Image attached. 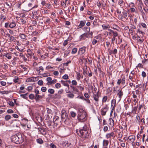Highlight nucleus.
I'll return each instance as SVG.
<instances>
[{
	"label": "nucleus",
	"mask_w": 148,
	"mask_h": 148,
	"mask_svg": "<svg viewBox=\"0 0 148 148\" xmlns=\"http://www.w3.org/2000/svg\"><path fill=\"white\" fill-rule=\"evenodd\" d=\"M11 139L12 142L17 144L21 143L24 140V138L20 133L12 136Z\"/></svg>",
	"instance_id": "obj_1"
},
{
	"label": "nucleus",
	"mask_w": 148,
	"mask_h": 148,
	"mask_svg": "<svg viewBox=\"0 0 148 148\" xmlns=\"http://www.w3.org/2000/svg\"><path fill=\"white\" fill-rule=\"evenodd\" d=\"M82 138H85L88 136V132L86 130V127L84 126L82 128L80 129L77 133Z\"/></svg>",
	"instance_id": "obj_2"
},
{
	"label": "nucleus",
	"mask_w": 148,
	"mask_h": 148,
	"mask_svg": "<svg viewBox=\"0 0 148 148\" xmlns=\"http://www.w3.org/2000/svg\"><path fill=\"white\" fill-rule=\"evenodd\" d=\"M86 113L83 110L79 109L78 110L77 117L78 120L83 122L86 120Z\"/></svg>",
	"instance_id": "obj_3"
},
{
	"label": "nucleus",
	"mask_w": 148,
	"mask_h": 148,
	"mask_svg": "<svg viewBox=\"0 0 148 148\" xmlns=\"http://www.w3.org/2000/svg\"><path fill=\"white\" fill-rule=\"evenodd\" d=\"M61 118L62 121L64 123L68 124L69 121V119L68 117V115L64 110H62Z\"/></svg>",
	"instance_id": "obj_4"
},
{
	"label": "nucleus",
	"mask_w": 148,
	"mask_h": 148,
	"mask_svg": "<svg viewBox=\"0 0 148 148\" xmlns=\"http://www.w3.org/2000/svg\"><path fill=\"white\" fill-rule=\"evenodd\" d=\"M99 92V90L96 93L94 94L93 96L94 99L96 102V105H98V102L99 101V96L98 95Z\"/></svg>",
	"instance_id": "obj_5"
},
{
	"label": "nucleus",
	"mask_w": 148,
	"mask_h": 148,
	"mask_svg": "<svg viewBox=\"0 0 148 148\" xmlns=\"http://www.w3.org/2000/svg\"><path fill=\"white\" fill-rule=\"evenodd\" d=\"M62 145L63 147L66 148L69 147L71 148L72 147V145L71 143H69L67 141H63L62 142Z\"/></svg>",
	"instance_id": "obj_6"
},
{
	"label": "nucleus",
	"mask_w": 148,
	"mask_h": 148,
	"mask_svg": "<svg viewBox=\"0 0 148 148\" xmlns=\"http://www.w3.org/2000/svg\"><path fill=\"white\" fill-rule=\"evenodd\" d=\"M109 34L110 36H113L114 37H116L118 36L117 33L111 29H108Z\"/></svg>",
	"instance_id": "obj_7"
},
{
	"label": "nucleus",
	"mask_w": 148,
	"mask_h": 148,
	"mask_svg": "<svg viewBox=\"0 0 148 148\" xmlns=\"http://www.w3.org/2000/svg\"><path fill=\"white\" fill-rule=\"evenodd\" d=\"M27 52V55L28 58H31L32 57H34V53L30 49H28Z\"/></svg>",
	"instance_id": "obj_8"
},
{
	"label": "nucleus",
	"mask_w": 148,
	"mask_h": 148,
	"mask_svg": "<svg viewBox=\"0 0 148 148\" xmlns=\"http://www.w3.org/2000/svg\"><path fill=\"white\" fill-rule=\"evenodd\" d=\"M86 47H83L80 48L79 50L78 53L79 54H82L84 53L86 51Z\"/></svg>",
	"instance_id": "obj_9"
},
{
	"label": "nucleus",
	"mask_w": 148,
	"mask_h": 148,
	"mask_svg": "<svg viewBox=\"0 0 148 148\" xmlns=\"http://www.w3.org/2000/svg\"><path fill=\"white\" fill-rule=\"evenodd\" d=\"M123 95V92L122 91V89L118 90V92L117 94V96H118V97L119 98V100H120L121 98Z\"/></svg>",
	"instance_id": "obj_10"
},
{
	"label": "nucleus",
	"mask_w": 148,
	"mask_h": 148,
	"mask_svg": "<svg viewBox=\"0 0 148 148\" xmlns=\"http://www.w3.org/2000/svg\"><path fill=\"white\" fill-rule=\"evenodd\" d=\"M108 144L109 141L108 140H103V148H108Z\"/></svg>",
	"instance_id": "obj_11"
},
{
	"label": "nucleus",
	"mask_w": 148,
	"mask_h": 148,
	"mask_svg": "<svg viewBox=\"0 0 148 148\" xmlns=\"http://www.w3.org/2000/svg\"><path fill=\"white\" fill-rule=\"evenodd\" d=\"M106 137L107 139L111 138V137L114 138L115 137L114 133L113 132H111L110 133H108L106 134Z\"/></svg>",
	"instance_id": "obj_12"
},
{
	"label": "nucleus",
	"mask_w": 148,
	"mask_h": 148,
	"mask_svg": "<svg viewBox=\"0 0 148 148\" xmlns=\"http://www.w3.org/2000/svg\"><path fill=\"white\" fill-rule=\"evenodd\" d=\"M76 79L78 81H79L81 78H83V76L82 74L79 72H76Z\"/></svg>",
	"instance_id": "obj_13"
},
{
	"label": "nucleus",
	"mask_w": 148,
	"mask_h": 148,
	"mask_svg": "<svg viewBox=\"0 0 148 148\" xmlns=\"http://www.w3.org/2000/svg\"><path fill=\"white\" fill-rule=\"evenodd\" d=\"M108 110V108L107 106L103 108L101 110V114L102 115H105L106 114V112Z\"/></svg>",
	"instance_id": "obj_14"
},
{
	"label": "nucleus",
	"mask_w": 148,
	"mask_h": 148,
	"mask_svg": "<svg viewBox=\"0 0 148 148\" xmlns=\"http://www.w3.org/2000/svg\"><path fill=\"white\" fill-rule=\"evenodd\" d=\"M116 101L115 99H113L111 102V106L112 107V110H114L116 106Z\"/></svg>",
	"instance_id": "obj_15"
},
{
	"label": "nucleus",
	"mask_w": 148,
	"mask_h": 148,
	"mask_svg": "<svg viewBox=\"0 0 148 148\" xmlns=\"http://www.w3.org/2000/svg\"><path fill=\"white\" fill-rule=\"evenodd\" d=\"M66 92L69 93L67 95V96L68 98L71 99H73L74 98V95L73 93H71L69 91H68V92L66 91Z\"/></svg>",
	"instance_id": "obj_16"
},
{
	"label": "nucleus",
	"mask_w": 148,
	"mask_h": 148,
	"mask_svg": "<svg viewBox=\"0 0 148 148\" xmlns=\"http://www.w3.org/2000/svg\"><path fill=\"white\" fill-rule=\"evenodd\" d=\"M87 33H84L81 35L80 37V40H85L86 37H87Z\"/></svg>",
	"instance_id": "obj_17"
},
{
	"label": "nucleus",
	"mask_w": 148,
	"mask_h": 148,
	"mask_svg": "<svg viewBox=\"0 0 148 148\" xmlns=\"http://www.w3.org/2000/svg\"><path fill=\"white\" fill-rule=\"evenodd\" d=\"M127 139H128L130 142H134L135 139V137L132 135L130 136L128 138H126Z\"/></svg>",
	"instance_id": "obj_18"
},
{
	"label": "nucleus",
	"mask_w": 148,
	"mask_h": 148,
	"mask_svg": "<svg viewBox=\"0 0 148 148\" xmlns=\"http://www.w3.org/2000/svg\"><path fill=\"white\" fill-rule=\"evenodd\" d=\"M86 24V21H80L79 25L78 26V28H80L84 26Z\"/></svg>",
	"instance_id": "obj_19"
},
{
	"label": "nucleus",
	"mask_w": 148,
	"mask_h": 148,
	"mask_svg": "<svg viewBox=\"0 0 148 148\" xmlns=\"http://www.w3.org/2000/svg\"><path fill=\"white\" fill-rule=\"evenodd\" d=\"M38 130L41 134L43 135L45 134L46 133V130L42 127L38 128Z\"/></svg>",
	"instance_id": "obj_20"
},
{
	"label": "nucleus",
	"mask_w": 148,
	"mask_h": 148,
	"mask_svg": "<svg viewBox=\"0 0 148 148\" xmlns=\"http://www.w3.org/2000/svg\"><path fill=\"white\" fill-rule=\"evenodd\" d=\"M70 87L72 89L73 91L75 92V93L79 92V90L76 86H70Z\"/></svg>",
	"instance_id": "obj_21"
},
{
	"label": "nucleus",
	"mask_w": 148,
	"mask_h": 148,
	"mask_svg": "<svg viewBox=\"0 0 148 148\" xmlns=\"http://www.w3.org/2000/svg\"><path fill=\"white\" fill-rule=\"evenodd\" d=\"M60 82L64 86L67 87L68 88H69V84L67 83L66 81L62 80L60 81Z\"/></svg>",
	"instance_id": "obj_22"
},
{
	"label": "nucleus",
	"mask_w": 148,
	"mask_h": 148,
	"mask_svg": "<svg viewBox=\"0 0 148 148\" xmlns=\"http://www.w3.org/2000/svg\"><path fill=\"white\" fill-rule=\"evenodd\" d=\"M19 35L20 38L22 39H25L27 37V36L23 33H20Z\"/></svg>",
	"instance_id": "obj_23"
},
{
	"label": "nucleus",
	"mask_w": 148,
	"mask_h": 148,
	"mask_svg": "<svg viewBox=\"0 0 148 148\" xmlns=\"http://www.w3.org/2000/svg\"><path fill=\"white\" fill-rule=\"evenodd\" d=\"M102 27L103 29L104 30L108 29H109L110 28V26L108 25H102Z\"/></svg>",
	"instance_id": "obj_24"
},
{
	"label": "nucleus",
	"mask_w": 148,
	"mask_h": 148,
	"mask_svg": "<svg viewBox=\"0 0 148 148\" xmlns=\"http://www.w3.org/2000/svg\"><path fill=\"white\" fill-rule=\"evenodd\" d=\"M47 81L48 82L47 84L48 85H50L51 81H52V78L51 77H48L46 79Z\"/></svg>",
	"instance_id": "obj_25"
},
{
	"label": "nucleus",
	"mask_w": 148,
	"mask_h": 148,
	"mask_svg": "<svg viewBox=\"0 0 148 148\" xmlns=\"http://www.w3.org/2000/svg\"><path fill=\"white\" fill-rule=\"evenodd\" d=\"M9 25V27L11 28H12L16 26V24L14 22H12L10 23Z\"/></svg>",
	"instance_id": "obj_26"
},
{
	"label": "nucleus",
	"mask_w": 148,
	"mask_h": 148,
	"mask_svg": "<svg viewBox=\"0 0 148 148\" xmlns=\"http://www.w3.org/2000/svg\"><path fill=\"white\" fill-rule=\"evenodd\" d=\"M19 56L21 57L24 61H27V59L23 55V54L22 53H20Z\"/></svg>",
	"instance_id": "obj_27"
},
{
	"label": "nucleus",
	"mask_w": 148,
	"mask_h": 148,
	"mask_svg": "<svg viewBox=\"0 0 148 148\" xmlns=\"http://www.w3.org/2000/svg\"><path fill=\"white\" fill-rule=\"evenodd\" d=\"M122 14L124 18H125L127 20L128 19L127 13L126 11H125L122 12Z\"/></svg>",
	"instance_id": "obj_28"
},
{
	"label": "nucleus",
	"mask_w": 148,
	"mask_h": 148,
	"mask_svg": "<svg viewBox=\"0 0 148 148\" xmlns=\"http://www.w3.org/2000/svg\"><path fill=\"white\" fill-rule=\"evenodd\" d=\"M42 96L39 95H35V99L36 101L40 99H42Z\"/></svg>",
	"instance_id": "obj_29"
},
{
	"label": "nucleus",
	"mask_w": 148,
	"mask_h": 148,
	"mask_svg": "<svg viewBox=\"0 0 148 148\" xmlns=\"http://www.w3.org/2000/svg\"><path fill=\"white\" fill-rule=\"evenodd\" d=\"M10 92V90H5L0 91V93L3 94L7 95Z\"/></svg>",
	"instance_id": "obj_30"
},
{
	"label": "nucleus",
	"mask_w": 148,
	"mask_h": 148,
	"mask_svg": "<svg viewBox=\"0 0 148 148\" xmlns=\"http://www.w3.org/2000/svg\"><path fill=\"white\" fill-rule=\"evenodd\" d=\"M137 107H136L133 108L131 112V113L133 114H135L136 113V112L137 110Z\"/></svg>",
	"instance_id": "obj_31"
},
{
	"label": "nucleus",
	"mask_w": 148,
	"mask_h": 148,
	"mask_svg": "<svg viewBox=\"0 0 148 148\" xmlns=\"http://www.w3.org/2000/svg\"><path fill=\"white\" fill-rule=\"evenodd\" d=\"M3 56H5L8 59H10L12 58L11 56L8 53H6L5 55H3Z\"/></svg>",
	"instance_id": "obj_32"
},
{
	"label": "nucleus",
	"mask_w": 148,
	"mask_h": 148,
	"mask_svg": "<svg viewBox=\"0 0 148 148\" xmlns=\"http://www.w3.org/2000/svg\"><path fill=\"white\" fill-rule=\"evenodd\" d=\"M61 97V95L58 93L55 94L54 95V98L55 99H60Z\"/></svg>",
	"instance_id": "obj_33"
},
{
	"label": "nucleus",
	"mask_w": 148,
	"mask_h": 148,
	"mask_svg": "<svg viewBox=\"0 0 148 148\" xmlns=\"http://www.w3.org/2000/svg\"><path fill=\"white\" fill-rule=\"evenodd\" d=\"M110 121V125L111 126H113L114 125V121L111 118H110L109 119Z\"/></svg>",
	"instance_id": "obj_34"
},
{
	"label": "nucleus",
	"mask_w": 148,
	"mask_h": 148,
	"mask_svg": "<svg viewBox=\"0 0 148 148\" xmlns=\"http://www.w3.org/2000/svg\"><path fill=\"white\" fill-rule=\"evenodd\" d=\"M36 141L38 143L40 144H42L43 143V140L40 138L36 140Z\"/></svg>",
	"instance_id": "obj_35"
},
{
	"label": "nucleus",
	"mask_w": 148,
	"mask_h": 148,
	"mask_svg": "<svg viewBox=\"0 0 148 148\" xmlns=\"http://www.w3.org/2000/svg\"><path fill=\"white\" fill-rule=\"evenodd\" d=\"M121 84L122 85H124L125 83V77L124 76L123 77L122 79H121Z\"/></svg>",
	"instance_id": "obj_36"
},
{
	"label": "nucleus",
	"mask_w": 148,
	"mask_h": 148,
	"mask_svg": "<svg viewBox=\"0 0 148 148\" xmlns=\"http://www.w3.org/2000/svg\"><path fill=\"white\" fill-rule=\"evenodd\" d=\"M70 114L71 116L73 117H75L76 115V113L73 111H71Z\"/></svg>",
	"instance_id": "obj_37"
},
{
	"label": "nucleus",
	"mask_w": 148,
	"mask_h": 148,
	"mask_svg": "<svg viewBox=\"0 0 148 148\" xmlns=\"http://www.w3.org/2000/svg\"><path fill=\"white\" fill-rule=\"evenodd\" d=\"M27 94L28 93H27L24 94H21L20 95V96L21 97H22L23 98L27 99L28 98V97L27 96Z\"/></svg>",
	"instance_id": "obj_38"
},
{
	"label": "nucleus",
	"mask_w": 148,
	"mask_h": 148,
	"mask_svg": "<svg viewBox=\"0 0 148 148\" xmlns=\"http://www.w3.org/2000/svg\"><path fill=\"white\" fill-rule=\"evenodd\" d=\"M32 79V77L28 78L26 80V82H33V81L34 80L33 79Z\"/></svg>",
	"instance_id": "obj_39"
},
{
	"label": "nucleus",
	"mask_w": 148,
	"mask_h": 148,
	"mask_svg": "<svg viewBox=\"0 0 148 148\" xmlns=\"http://www.w3.org/2000/svg\"><path fill=\"white\" fill-rule=\"evenodd\" d=\"M112 28L118 31L119 29V27L116 25H113L112 26Z\"/></svg>",
	"instance_id": "obj_40"
},
{
	"label": "nucleus",
	"mask_w": 148,
	"mask_h": 148,
	"mask_svg": "<svg viewBox=\"0 0 148 148\" xmlns=\"http://www.w3.org/2000/svg\"><path fill=\"white\" fill-rule=\"evenodd\" d=\"M48 92L51 94H53L54 93V90L52 89L49 88L48 90Z\"/></svg>",
	"instance_id": "obj_41"
},
{
	"label": "nucleus",
	"mask_w": 148,
	"mask_h": 148,
	"mask_svg": "<svg viewBox=\"0 0 148 148\" xmlns=\"http://www.w3.org/2000/svg\"><path fill=\"white\" fill-rule=\"evenodd\" d=\"M77 48H75L73 49L71 53L72 54H74L76 53L77 51Z\"/></svg>",
	"instance_id": "obj_42"
},
{
	"label": "nucleus",
	"mask_w": 148,
	"mask_h": 148,
	"mask_svg": "<svg viewBox=\"0 0 148 148\" xmlns=\"http://www.w3.org/2000/svg\"><path fill=\"white\" fill-rule=\"evenodd\" d=\"M59 120H60L59 117L58 116H55L53 118V121L57 123L56 121H59Z\"/></svg>",
	"instance_id": "obj_43"
},
{
	"label": "nucleus",
	"mask_w": 148,
	"mask_h": 148,
	"mask_svg": "<svg viewBox=\"0 0 148 148\" xmlns=\"http://www.w3.org/2000/svg\"><path fill=\"white\" fill-rule=\"evenodd\" d=\"M107 99H108L107 97L106 96H104L103 97V99H102V102L103 103L106 102V101Z\"/></svg>",
	"instance_id": "obj_44"
},
{
	"label": "nucleus",
	"mask_w": 148,
	"mask_h": 148,
	"mask_svg": "<svg viewBox=\"0 0 148 148\" xmlns=\"http://www.w3.org/2000/svg\"><path fill=\"white\" fill-rule=\"evenodd\" d=\"M20 66L23 69L24 71H27V69L26 68L24 65H21Z\"/></svg>",
	"instance_id": "obj_45"
},
{
	"label": "nucleus",
	"mask_w": 148,
	"mask_h": 148,
	"mask_svg": "<svg viewBox=\"0 0 148 148\" xmlns=\"http://www.w3.org/2000/svg\"><path fill=\"white\" fill-rule=\"evenodd\" d=\"M11 117L10 115H7L5 116V119L6 121H8L11 119Z\"/></svg>",
	"instance_id": "obj_46"
},
{
	"label": "nucleus",
	"mask_w": 148,
	"mask_h": 148,
	"mask_svg": "<svg viewBox=\"0 0 148 148\" xmlns=\"http://www.w3.org/2000/svg\"><path fill=\"white\" fill-rule=\"evenodd\" d=\"M19 79L18 77H15L13 79V81L15 83H17L18 82Z\"/></svg>",
	"instance_id": "obj_47"
},
{
	"label": "nucleus",
	"mask_w": 148,
	"mask_h": 148,
	"mask_svg": "<svg viewBox=\"0 0 148 148\" xmlns=\"http://www.w3.org/2000/svg\"><path fill=\"white\" fill-rule=\"evenodd\" d=\"M43 82L42 80H40L38 82V84L40 86H42L43 84Z\"/></svg>",
	"instance_id": "obj_48"
},
{
	"label": "nucleus",
	"mask_w": 148,
	"mask_h": 148,
	"mask_svg": "<svg viewBox=\"0 0 148 148\" xmlns=\"http://www.w3.org/2000/svg\"><path fill=\"white\" fill-rule=\"evenodd\" d=\"M72 84L73 85H76L77 83V81L75 80H73L71 82Z\"/></svg>",
	"instance_id": "obj_49"
},
{
	"label": "nucleus",
	"mask_w": 148,
	"mask_h": 148,
	"mask_svg": "<svg viewBox=\"0 0 148 148\" xmlns=\"http://www.w3.org/2000/svg\"><path fill=\"white\" fill-rule=\"evenodd\" d=\"M29 98L32 100L34 99V95L33 94H30L29 96Z\"/></svg>",
	"instance_id": "obj_50"
},
{
	"label": "nucleus",
	"mask_w": 148,
	"mask_h": 148,
	"mask_svg": "<svg viewBox=\"0 0 148 148\" xmlns=\"http://www.w3.org/2000/svg\"><path fill=\"white\" fill-rule=\"evenodd\" d=\"M77 88H79V89L81 90V91H83L84 89V86H82L81 85H79V86H77Z\"/></svg>",
	"instance_id": "obj_51"
},
{
	"label": "nucleus",
	"mask_w": 148,
	"mask_h": 148,
	"mask_svg": "<svg viewBox=\"0 0 148 148\" xmlns=\"http://www.w3.org/2000/svg\"><path fill=\"white\" fill-rule=\"evenodd\" d=\"M55 87L57 89L61 87V85L59 83H57L55 84Z\"/></svg>",
	"instance_id": "obj_52"
},
{
	"label": "nucleus",
	"mask_w": 148,
	"mask_h": 148,
	"mask_svg": "<svg viewBox=\"0 0 148 148\" xmlns=\"http://www.w3.org/2000/svg\"><path fill=\"white\" fill-rule=\"evenodd\" d=\"M9 105L12 106H14V104L13 102L12 101H9L8 102Z\"/></svg>",
	"instance_id": "obj_53"
},
{
	"label": "nucleus",
	"mask_w": 148,
	"mask_h": 148,
	"mask_svg": "<svg viewBox=\"0 0 148 148\" xmlns=\"http://www.w3.org/2000/svg\"><path fill=\"white\" fill-rule=\"evenodd\" d=\"M42 75L43 77H46L49 75V74L48 73H45L42 74Z\"/></svg>",
	"instance_id": "obj_54"
},
{
	"label": "nucleus",
	"mask_w": 148,
	"mask_h": 148,
	"mask_svg": "<svg viewBox=\"0 0 148 148\" xmlns=\"http://www.w3.org/2000/svg\"><path fill=\"white\" fill-rule=\"evenodd\" d=\"M57 80L56 79H54L51 81L50 85H51L53 84H54L57 82Z\"/></svg>",
	"instance_id": "obj_55"
},
{
	"label": "nucleus",
	"mask_w": 148,
	"mask_h": 148,
	"mask_svg": "<svg viewBox=\"0 0 148 148\" xmlns=\"http://www.w3.org/2000/svg\"><path fill=\"white\" fill-rule=\"evenodd\" d=\"M62 78L63 79H67L68 78V76L67 75L65 74L64 76H62Z\"/></svg>",
	"instance_id": "obj_56"
},
{
	"label": "nucleus",
	"mask_w": 148,
	"mask_h": 148,
	"mask_svg": "<svg viewBox=\"0 0 148 148\" xmlns=\"http://www.w3.org/2000/svg\"><path fill=\"white\" fill-rule=\"evenodd\" d=\"M64 92V90L62 89H60L59 90L58 92V93L59 94V95H60L63 93Z\"/></svg>",
	"instance_id": "obj_57"
},
{
	"label": "nucleus",
	"mask_w": 148,
	"mask_h": 148,
	"mask_svg": "<svg viewBox=\"0 0 148 148\" xmlns=\"http://www.w3.org/2000/svg\"><path fill=\"white\" fill-rule=\"evenodd\" d=\"M41 90L43 92H45L47 90V88L45 87H42L41 88Z\"/></svg>",
	"instance_id": "obj_58"
},
{
	"label": "nucleus",
	"mask_w": 148,
	"mask_h": 148,
	"mask_svg": "<svg viewBox=\"0 0 148 148\" xmlns=\"http://www.w3.org/2000/svg\"><path fill=\"white\" fill-rule=\"evenodd\" d=\"M0 84L2 86H5L6 84L5 82L3 81H1L0 82Z\"/></svg>",
	"instance_id": "obj_59"
},
{
	"label": "nucleus",
	"mask_w": 148,
	"mask_h": 148,
	"mask_svg": "<svg viewBox=\"0 0 148 148\" xmlns=\"http://www.w3.org/2000/svg\"><path fill=\"white\" fill-rule=\"evenodd\" d=\"M84 96L87 99H88L90 97V96L88 93H85L84 94Z\"/></svg>",
	"instance_id": "obj_60"
},
{
	"label": "nucleus",
	"mask_w": 148,
	"mask_h": 148,
	"mask_svg": "<svg viewBox=\"0 0 148 148\" xmlns=\"http://www.w3.org/2000/svg\"><path fill=\"white\" fill-rule=\"evenodd\" d=\"M50 146L51 148H56V146L52 143H51Z\"/></svg>",
	"instance_id": "obj_61"
},
{
	"label": "nucleus",
	"mask_w": 148,
	"mask_h": 148,
	"mask_svg": "<svg viewBox=\"0 0 148 148\" xmlns=\"http://www.w3.org/2000/svg\"><path fill=\"white\" fill-rule=\"evenodd\" d=\"M129 32H130L131 35H133L134 30L131 28H130L129 30Z\"/></svg>",
	"instance_id": "obj_62"
},
{
	"label": "nucleus",
	"mask_w": 148,
	"mask_h": 148,
	"mask_svg": "<svg viewBox=\"0 0 148 148\" xmlns=\"http://www.w3.org/2000/svg\"><path fill=\"white\" fill-rule=\"evenodd\" d=\"M9 25L10 24L8 23H6L5 24V27L6 28L9 27Z\"/></svg>",
	"instance_id": "obj_63"
},
{
	"label": "nucleus",
	"mask_w": 148,
	"mask_h": 148,
	"mask_svg": "<svg viewBox=\"0 0 148 148\" xmlns=\"http://www.w3.org/2000/svg\"><path fill=\"white\" fill-rule=\"evenodd\" d=\"M53 69V67L50 66H48L46 67V69L47 70H51Z\"/></svg>",
	"instance_id": "obj_64"
}]
</instances>
